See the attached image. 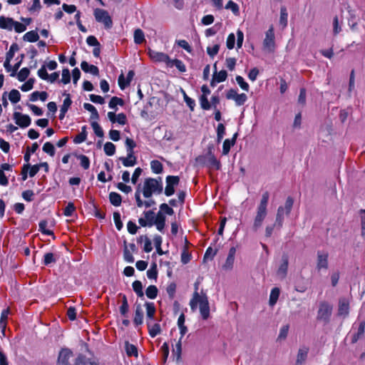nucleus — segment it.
Returning a JSON list of instances; mask_svg holds the SVG:
<instances>
[{
	"mask_svg": "<svg viewBox=\"0 0 365 365\" xmlns=\"http://www.w3.org/2000/svg\"><path fill=\"white\" fill-rule=\"evenodd\" d=\"M332 312V306L327 302H322L317 313L319 320L329 322Z\"/></svg>",
	"mask_w": 365,
	"mask_h": 365,
	"instance_id": "7",
	"label": "nucleus"
},
{
	"mask_svg": "<svg viewBox=\"0 0 365 365\" xmlns=\"http://www.w3.org/2000/svg\"><path fill=\"white\" fill-rule=\"evenodd\" d=\"M200 103L201 108L204 110H210L211 108V104L208 101V99H207V96H205V95H202L200 97Z\"/></svg>",
	"mask_w": 365,
	"mask_h": 365,
	"instance_id": "52",
	"label": "nucleus"
},
{
	"mask_svg": "<svg viewBox=\"0 0 365 365\" xmlns=\"http://www.w3.org/2000/svg\"><path fill=\"white\" fill-rule=\"evenodd\" d=\"M328 257L329 255L326 252L319 251L317 252V268L318 270L328 269Z\"/></svg>",
	"mask_w": 365,
	"mask_h": 365,
	"instance_id": "13",
	"label": "nucleus"
},
{
	"mask_svg": "<svg viewBox=\"0 0 365 365\" xmlns=\"http://www.w3.org/2000/svg\"><path fill=\"white\" fill-rule=\"evenodd\" d=\"M287 18L288 14L285 7H282L280 9V17H279V24L282 26V28H285L287 25Z\"/></svg>",
	"mask_w": 365,
	"mask_h": 365,
	"instance_id": "35",
	"label": "nucleus"
},
{
	"mask_svg": "<svg viewBox=\"0 0 365 365\" xmlns=\"http://www.w3.org/2000/svg\"><path fill=\"white\" fill-rule=\"evenodd\" d=\"M133 322L136 325H140L143 322V312L140 304L136 306Z\"/></svg>",
	"mask_w": 365,
	"mask_h": 365,
	"instance_id": "27",
	"label": "nucleus"
},
{
	"mask_svg": "<svg viewBox=\"0 0 365 365\" xmlns=\"http://www.w3.org/2000/svg\"><path fill=\"white\" fill-rule=\"evenodd\" d=\"M269 197V192L267 191L264 192L262 195L260 202L257 205V208L267 210V205H268Z\"/></svg>",
	"mask_w": 365,
	"mask_h": 365,
	"instance_id": "32",
	"label": "nucleus"
},
{
	"mask_svg": "<svg viewBox=\"0 0 365 365\" xmlns=\"http://www.w3.org/2000/svg\"><path fill=\"white\" fill-rule=\"evenodd\" d=\"M149 334L151 337H155L160 332V326L158 323H153V322H147Z\"/></svg>",
	"mask_w": 365,
	"mask_h": 365,
	"instance_id": "23",
	"label": "nucleus"
},
{
	"mask_svg": "<svg viewBox=\"0 0 365 365\" xmlns=\"http://www.w3.org/2000/svg\"><path fill=\"white\" fill-rule=\"evenodd\" d=\"M309 352V349L307 347H302L299 349L297 357V364H302L304 363L307 357V354Z\"/></svg>",
	"mask_w": 365,
	"mask_h": 365,
	"instance_id": "25",
	"label": "nucleus"
},
{
	"mask_svg": "<svg viewBox=\"0 0 365 365\" xmlns=\"http://www.w3.org/2000/svg\"><path fill=\"white\" fill-rule=\"evenodd\" d=\"M120 160L122 162L125 167H132L136 164V158L134 154H131V153H128L127 157L125 158H120Z\"/></svg>",
	"mask_w": 365,
	"mask_h": 365,
	"instance_id": "20",
	"label": "nucleus"
},
{
	"mask_svg": "<svg viewBox=\"0 0 365 365\" xmlns=\"http://www.w3.org/2000/svg\"><path fill=\"white\" fill-rule=\"evenodd\" d=\"M181 340V338H180L173 349V353L175 356H176L178 359H180L182 352Z\"/></svg>",
	"mask_w": 365,
	"mask_h": 365,
	"instance_id": "55",
	"label": "nucleus"
},
{
	"mask_svg": "<svg viewBox=\"0 0 365 365\" xmlns=\"http://www.w3.org/2000/svg\"><path fill=\"white\" fill-rule=\"evenodd\" d=\"M160 353L162 355L163 361L164 363H165L169 355V346L168 343L165 342L162 345L160 348Z\"/></svg>",
	"mask_w": 365,
	"mask_h": 365,
	"instance_id": "51",
	"label": "nucleus"
},
{
	"mask_svg": "<svg viewBox=\"0 0 365 365\" xmlns=\"http://www.w3.org/2000/svg\"><path fill=\"white\" fill-rule=\"evenodd\" d=\"M341 31V25L339 21L337 16H335L333 19V34L337 35Z\"/></svg>",
	"mask_w": 365,
	"mask_h": 365,
	"instance_id": "48",
	"label": "nucleus"
},
{
	"mask_svg": "<svg viewBox=\"0 0 365 365\" xmlns=\"http://www.w3.org/2000/svg\"><path fill=\"white\" fill-rule=\"evenodd\" d=\"M349 312V301L346 298H341L339 301L338 314L339 316L346 317Z\"/></svg>",
	"mask_w": 365,
	"mask_h": 365,
	"instance_id": "16",
	"label": "nucleus"
},
{
	"mask_svg": "<svg viewBox=\"0 0 365 365\" xmlns=\"http://www.w3.org/2000/svg\"><path fill=\"white\" fill-rule=\"evenodd\" d=\"M168 67L175 66L180 72L186 71V66L184 63L178 59H170V62L169 63Z\"/></svg>",
	"mask_w": 365,
	"mask_h": 365,
	"instance_id": "31",
	"label": "nucleus"
},
{
	"mask_svg": "<svg viewBox=\"0 0 365 365\" xmlns=\"http://www.w3.org/2000/svg\"><path fill=\"white\" fill-rule=\"evenodd\" d=\"M91 126L93 129L95 134L98 137H100V138L103 137V135H104L103 130L102 128L101 127V125L97 122H92Z\"/></svg>",
	"mask_w": 365,
	"mask_h": 365,
	"instance_id": "54",
	"label": "nucleus"
},
{
	"mask_svg": "<svg viewBox=\"0 0 365 365\" xmlns=\"http://www.w3.org/2000/svg\"><path fill=\"white\" fill-rule=\"evenodd\" d=\"M146 308V317L147 322H153L154 319V315L155 313V307L154 303L153 302H146L145 304Z\"/></svg>",
	"mask_w": 365,
	"mask_h": 365,
	"instance_id": "22",
	"label": "nucleus"
},
{
	"mask_svg": "<svg viewBox=\"0 0 365 365\" xmlns=\"http://www.w3.org/2000/svg\"><path fill=\"white\" fill-rule=\"evenodd\" d=\"M48 98V93L46 91H34L30 96L31 101H36L37 100H41L44 102L46 101Z\"/></svg>",
	"mask_w": 365,
	"mask_h": 365,
	"instance_id": "26",
	"label": "nucleus"
},
{
	"mask_svg": "<svg viewBox=\"0 0 365 365\" xmlns=\"http://www.w3.org/2000/svg\"><path fill=\"white\" fill-rule=\"evenodd\" d=\"M163 191V182L161 178L158 179L146 178L143 182L142 192L145 198L150 197L153 194H160Z\"/></svg>",
	"mask_w": 365,
	"mask_h": 365,
	"instance_id": "2",
	"label": "nucleus"
},
{
	"mask_svg": "<svg viewBox=\"0 0 365 365\" xmlns=\"http://www.w3.org/2000/svg\"><path fill=\"white\" fill-rule=\"evenodd\" d=\"M39 231L46 235H51L53 234L52 231L47 228L48 222L46 220H41L39 224Z\"/></svg>",
	"mask_w": 365,
	"mask_h": 365,
	"instance_id": "46",
	"label": "nucleus"
},
{
	"mask_svg": "<svg viewBox=\"0 0 365 365\" xmlns=\"http://www.w3.org/2000/svg\"><path fill=\"white\" fill-rule=\"evenodd\" d=\"M16 124L21 128H27L31 125V119L28 115L19 112H14L13 115Z\"/></svg>",
	"mask_w": 365,
	"mask_h": 365,
	"instance_id": "11",
	"label": "nucleus"
},
{
	"mask_svg": "<svg viewBox=\"0 0 365 365\" xmlns=\"http://www.w3.org/2000/svg\"><path fill=\"white\" fill-rule=\"evenodd\" d=\"M72 103V101L71 100L69 94L66 95V98L63 100V105L61 107L60 110V114H59V119L63 120L65 117V115L66 112L68 111V108H70L71 105Z\"/></svg>",
	"mask_w": 365,
	"mask_h": 365,
	"instance_id": "18",
	"label": "nucleus"
},
{
	"mask_svg": "<svg viewBox=\"0 0 365 365\" xmlns=\"http://www.w3.org/2000/svg\"><path fill=\"white\" fill-rule=\"evenodd\" d=\"M236 81L242 90H244L245 91H249V88H250L249 84L245 81V79L242 76H237Z\"/></svg>",
	"mask_w": 365,
	"mask_h": 365,
	"instance_id": "53",
	"label": "nucleus"
},
{
	"mask_svg": "<svg viewBox=\"0 0 365 365\" xmlns=\"http://www.w3.org/2000/svg\"><path fill=\"white\" fill-rule=\"evenodd\" d=\"M93 14L96 20L103 24L106 28L110 29L112 27L113 21L107 11L102 9H96Z\"/></svg>",
	"mask_w": 365,
	"mask_h": 365,
	"instance_id": "6",
	"label": "nucleus"
},
{
	"mask_svg": "<svg viewBox=\"0 0 365 365\" xmlns=\"http://www.w3.org/2000/svg\"><path fill=\"white\" fill-rule=\"evenodd\" d=\"M144 217H140L138 220L139 224L142 227H151L154 225V220L155 219V215L153 211L148 210L143 212Z\"/></svg>",
	"mask_w": 365,
	"mask_h": 365,
	"instance_id": "12",
	"label": "nucleus"
},
{
	"mask_svg": "<svg viewBox=\"0 0 365 365\" xmlns=\"http://www.w3.org/2000/svg\"><path fill=\"white\" fill-rule=\"evenodd\" d=\"M237 133H235L232 139H226L222 145V154L226 155L229 153L230 148L235 143Z\"/></svg>",
	"mask_w": 365,
	"mask_h": 365,
	"instance_id": "21",
	"label": "nucleus"
},
{
	"mask_svg": "<svg viewBox=\"0 0 365 365\" xmlns=\"http://www.w3.org/2000/svg\"><path fill=\"white\" fill-rule=\"evenodd\" d=\"M150 168L152 171L155 174H160L163 172V165L158 160H152L150 162Z\"/></svg>",
	"mask_w": 365,
	"mask_h": 365,
	"instance_id": "37",
	"label": "nucleus"
},
{
	"mask_svg": "<svg viewBox=\"0 0 365 365\" xmlns=\"http://www.w3.org/2000/svg\"><path fill=\"white\" fill-rule=\"evenodd\" d=\"M113 220H114L116 228L118 230H120L121 228L123 227V223L120 220V215L119 212H115L113 213Z\"/></svg>",
	"mask_w": 365,
	"mask_h": 365,
	"instance_id": "63",
	"label": "nucleus"
},
{
	"mask_svg": "<svg viewBox=\"0 0 365 365\" xmlns=\"http://www.w3.org/2000/svg\"><path fill=\"white\" fill-rule=\"evenodd\" d=\"M81 69L86 73H90L94 76L98 74V68L94 65H91L86 61H83L81 64Z\"/></svg>",
	"mask_w": 365,
	"mask_h": 365,
	"instance_id": "19",
	"label": "nucleus"
},
{
	"mask_svg": "<svg viewBox=\"0 0 365 365\" xmlns=\"http://www.w3.org/2000/svg\"><path fill=\"white\" fill-rule=\"evenodd\" d=\"M288 257L286 255L282 256L281 264L277 271V274L280 279H284L287 274L288 269Z\"/></svg>",
	"mask_w": 365,
	"mask_h": 365,
	"instance_id": "15",
	"label": "nucleus"
},
{
	"mask_svg": "<svg viewBox=\"0 0 365 365\" xmlns=\"http://www.w3.org/2000/svg\"><path fill=\"white\" fill-rule=\"evenodd\" d=\"M198 305L202 318L205 320L207 319L210 317V305L206 294L202 292L201 294L198 292H194L190 301V307L192 311L195 312Z\"/></svg>",
	"mask_w": 365,
	"mask_h": 365,
	"instance_id": "1",
	"label": "nucleus"
},
{
	"mask_svg": "<svg viewBox=\"0 0 365 365\" xmlns=\"http://www.w3.org/2000/svg\"><path fill=\"white\" fill-rule=\"evenodd\" d=\"M148 53L150 59L154 62L165 63L167 66L170 62V57L165 53L159 52L152 49H149Z\"/></svg>",
	"mask_w": 365,
	"mask_h": 365,
	"instance_id": "8",
	"label": "nucleus"
},
{
	"mask_svg": "<svg viewBox=\"0 0 365 365\" xmlns=\"http://www.w3.org/2000/svg\"><path fill=\"white\" fill-rule=\"evenodd\" d=\"M9 312V309H4L1 314V319H0L1 329H6V327Z\"/></svg>",
	"mask_w": 365,
	"mask_h": 365,
	"instance_id": "41",
	"label": "nucleus"
},
{
	"mask_svg": "<svg viewBox=\"0 0 365 365\" xmlns=\"http://www.w3.org/2000/svg\"><path fill=\"white\" fill-rule=\"evenodd\" d=\"M78 158L80 160V164L85 169L87 170L89 168L90 166V160L89 158L84 155H80L78 156Z\"/></svg>",
	"mask_w": 365,
	"mask_h": 365,
	"instance_id": "56",
	"label": "nucleus"
},
{
	"mask_svg": "<svg viewBox=\"0 0 365 365\" xmlns=\"http://www.w3.org/2000/svg\"><path fill=\"white\" fill-rule=\"evenodd\" d=\"M267 215V210L257 208L252 225L254 231H257L262 227Z\"/></svg>",
	"mask_w": 365,
	"mask_h": 365,
	"instance_id": "10",
	"label": "nucleus"
},
{
	"mask_svg": "<svg viewBox=\"0 0 365 365\" xmlns=\"http://www.w3.org/2000/svg\"><path fill=\"white\" fill-rule=\"evenodd\" d=\"M71 81V74L68 68H63L62 71V78L61 81L64 84H67Z\"/></svg>",
	"mask_w": 365,
	"mask_h": 365,
	"instance_id": "61",
	"label": "nucleus"
},
{
	"mask_svg": "<svg viewBox=\"0 0 365 365\" xmlns=\"http://www.w3.org/2000/svg\"><path fill=\"white\" fill-rule=\"evenodd\" d=\"M128 312V304L127 298L125 295L123 296L122 304L120 307V312L122 315L125 316Z\"/></svg>",
	"mask_w": 365,
	"mask_h": 365,
	"instance_id": "57",
	"label": "nucleus"
},
{
	"mask_svg": "<svg viewBox=\"0 0 365 365\" xmlns=\"http://www.w3.org/2000/svg\"><path fill=\"white\" fill-rule=\"evenodd\" d=\"M225 134V127L222 123H220L217 128V142L220 143L223 138Z\"/></svg>",
	"mask_w": 365,
	"mask_h": 365,
	"instance_id": "50",
	"label": "nucleus"
},
{
	"mask_svg": "<svg viewBox=\"0 0 365 365\" xmlns=\"http://www.w3.org/2000/svg\"><path fill=\"white\" fill-rule=\"evenodd\" d=\"M215 72L212 76V79L210 83L211 86L214 87L218 83L223 82L227 79V73L225 70H222L219 72L217 71L216 64L214 65Z\"/></svg>",
	"mask_w": 365,
	"mask_h": 365,
	"instance_id": "14",
	"label": "nucleus"
},
{
	"mask_svg": "<svg viewBox=\"0 0 365 365\" xmlns=\"http://www.w3.org/2000/svg\"><path fill=\"white\" fill-rule=\"evenodd\" d=\"M23 38L28 42H36L38 40L39 36L36 31H30L24 35Z\"/></svg>",
	"mask_w": 365,
	"mask_h": 365,
	"instance_id": "30",
	"label": "nucleus"
},
{
	"mask_svg": "<svg viewBox=\"0 0 365 365\" xmlns=\"http://www.w3.org/2000/svg\"><path fill=\"white\" fill-rule=\"evenodd\" d=\"M154 225L160 232H163L165 225V216L162 212H158L154 220Z\"/></svg>",
	"mask_w": 365,
	"mask_h": 365,
	"instance_id": "17",
	"label": "nucleus"
},
{
	"mask_svg": "<svg viewBox=\"0 0 365 365\" xmlns=\"http://www.w3.org/2000/svg\"><path fill=\"white\" fill-rule=\"evenodd\" d=\"M289 325H284L280 328L278 339H284L287 336L288 331H289Z\"/></svg>",
	"mask_w": 365,
	"mask_h": 365,
	"instance_id": "64",
	"label": "nucleus"
},
{
	"mask_svg": "<svg viewBox=\"0 0 365 365\" xmlns=\"http://www.w3.org/2000/svg\"><path fill=\"white\" fill-rule=\"evenodd\" d=\"M34 81L35 80L33 78L29 79L21 86V90L24 92L31 90L33 88Z\"/></svg>",
	"mask_w": 365,
	"mask_h": 365,
	"instance_id": "58",
	"label": "nucleus"
},
{
	"mask_svg": "<svg viewBox=\"0 0 365 365\" xmlns=\"http://www.w3.org/2000/svg\"><path fill=\"white\" fill-rule=\"evenodd\" d=\"M125 146L127 148V153L134 154L133 149L136 146L135 143L130 138H126Z\"/></svg>",
	"mask_w": 365,
	"mask_h": 365,
	"instance_id": "59",
	"label": "nucleus"
},
{
	"mask_svg": "<svg viewBox=\"0 0 365 365\" xmlns=\"http://www.w3.org/2000/svg\"><path fill=\"white\" fill-rule=\"evenodd\" d=\"M109 199L110 203L114 206H120L121 204V196L117 192H111L109 195Z\"/></svg>",
	"mask_w": 365,
	"mask_h": 365,
	"instance_id": "33",
	"label": "nucleus"
},
{
	"mask_svg": "<svg viewBox=\"0 0 365 365\" xmlns=\"http://www.w3.org/2000/svg\"><path fill=\"white\" fill-rule=\"evenodd\" d=\"M220 49V46L218 44H215L212 46H208L207 48V53L210 57H214L217 54Z\"/></svg>",
	"mask_w": 365,
	"mask_h": 365,
	"instance_id": "60",
	"label": "nucleus"
},
{
	"mask_svg": "<svg viewBox=\"0 0 365 365\" xmlns=\"http://www.w3.org/2000/svg\"><path fill=\"white\" fill-rule=\"evenodd\" d=\"M125 351L128 356H135L136 358L138 356L137 347L128 341L125 342Z\"/></svg>",
	"mask_w": 365,
	"mask_h": 365,
	"instance_id": "24",
	"label": "nucleus"
},
{
	"mask_svg": "<svg viewBox=\"0 0 365 365\" xmlns=\"http://www.w3.org/2000/svg\"><path fill=\"white\" fill-rule=\"evenodd\" d=\"M57 257L52 252H46L43 255V264L46 266H48L51 264L56 263Z\"/></svg>",
	"mask_w": 365,
	"mask_h": 365,
	"instance_id": "29",
	"label": "nucleus"
},
{
	"mask_svg": "<svg viewBox=\"0 0 365 365\" xmlns=\"http://www.w3.org/2000/svg\"><path fill=\"white\" fill-rule=\"evenodd\" d=\"M104 151H105V153L108 156L113 155L115 152V145L110 142H107L104 145Z\"/></svg>",
	"mask_w": 365,
	"mask_h": 365,
	"instance_id": "42",
	"label": "nucleus"
},
{
	"mask_svg": "<svg viewBox=\"0 0 365 365\" xmlns=\"http://www.w3.org/2000/svg\"><path fill=\"white\" fill-rule=\"evenodd\" d=\"M293 203V199L289 197L286 200L284 205L279 206L278 207L274 222L277 230H280L282 228L285 217L289 215L292 210Z\"/></svg>",
	"mask_w": 365,
	"mask_h": 365,
	"instance_id": "3",
	"label": "nucleus"
},
{
	"mask_svg": "<svg viewBox=\"0 0 365 365\" xmlns=\"http://www.w3.org/2000/svg\"><path fill=\"white\" fill-rule=\"evenodd\" d=\"M180 182L178 176L168 175L166 177V187L165 194L167 196H171L175 192V186L178 185Z\"/></svg>",
	"mask_w": 365,
	"mask_h": 365,
	"instance_id": "9",
	"label": "nucleus"
},
{
	"mask_svg": "<svg viewBox=\"0 0 365 365\" xmlns=\"http://www.w3.org/2000/svg\"><path fill=\"white\" fill-rule=\"evenodd\" d=\"M30 71L28 68H23L16 73L17 78L19 81H24L29 76Z\"/></svg>",
	"mask_w": 365,
	"mask_h": 365,
	"instance_id": "43",
	"label": "nucleus"
},
{
	"mask_svg": "<svg viewBox=\"0 0 365 365\" xmlns=\"http://www.w3.org/2000/svg\"><path fill=\"white\" fill-rule=\"evenodd\" d=\"M208 163L210 167L214 168L216 170H219L220 168V161L211 153H210L208 157Z\"/></svg>",
	"mask_w": 365,
	"mask_h": 365,
	"instance_id": "44",
	"label": "nucleus"
},
{
	"mask_svg": "<svg viewBox=\"0 0 365 365\" xmlns=\"http://www.w3.org/2000/svg\"><path fill=\"white\" fill-rule=\"evenodd\" d=\"M0 29L9 31L14 30L16 33H22L26 29V26L22 23L14 21L12 18L0 16Z\"/></svg>",
	"mask_w": 365,
	"mask_h": 365,
	"instance_id": "4",
	"label": "nucleus"
},
{
	"mask_svg": "<svg viewBox=\"0 0 365 365\" xmlns=\"http://www.w3.org/2000/svg\"><path fill=\"white\" fill-rule=\"evenodd\" d=\"M9 99L12 103H16L21 99V93L18 90L12 89L9 93Z\"/></svg>",
	"mask_w": 365,
	"mask_h": 365,
	"instance_id": "38",
	"label": "nucleus"
},
{
	"mask_svg": "<svg viewBox=\"0 0 365 365\" xmlns=\"http://www.w3.org/2000/svg\"><path fill=\"white\" fill-rule=\"evenodd\" d=\"M361 235L365 240V210H360Z\"/></svg>",
	"mask_w": 365,
	"mask_h": 365,
	"instance_id": "45",
	"label": "nucleus"
},
{
	"mask_svg": "<svg viewBox=\"0 0 365 365\" xmlns=\"http://www.w3.org/2000/svg\"><path fill=\"white\" fill-rule=\"evenodd\" d=\"M275 48L274 32L272 26L265 33V38L263 41V49L268 52H274Z\"/></svg>",
	"mask_w": 365,
	"mask_h": 365,
	"instance_id": "5",
	"label": "nucleus"
},
{
	"mask_svg": "<svg viewBox=\"0 0 365 365\" xmlns=\"http://www.w3.org/2000/svg\"><path fill=\"white\" fill-rule=\"evenodd\" d=\"M145 41V35L143 31L140 29H135L134 31V41L136 44H140Z\"/></svg>",
	"mask_w": 365,
	"mask_h": 365,
	"instance_id": "39",
	"label": "nucleus"
},
{
	"mask_svg": "<svg viewBox=\"0 0 365 365\" xmlns=\"http://www.w3.org/2000/svg\"><path fill=\"white\" fill-rule=\"evenodd\" d=\"M133 289L134 292L136 293L138 297H143L144 296V293L143 292V285L141 282L136 280L133 283Z\"/></svg>",
	"mask_w": 365,
	"mask_h": 365,
	"instance_id": "40",
	"label": "nucleus"
},
{
	"mask_svg": "<svg viewBox=\"0 0 365 365\" xmlns=\"http://www.w3.org/2000/svg\"><path fill=\"white\" fill-rule=\"evenodd\" d=\"M279 293L280 290L278 287H274L271 290L269 300V304L271 307H273L276 304L279 296Z\"/></svg>",
	"mask_w": 365,
	"mask_h": 365,
	"instance_id": "28",
	"label": "nucleus"
},
{
	"mask_svg": "<svg viewBox=\"0 0 365 365\" xmlns=\"http://www.w3.org/2000/svg\"><path fill=\"white\" fill-rule=\"evenodd\" d=\"M123 104V101L118 97H113L109 102V108L112 109H117V106H122Z\"/></svg>",
	"mask_w": 365,
	"mask_h": 365,
	"instance_id": "49",
	"label": "nucleus"
},
{
	"mask_svg": "<svg viewBox=\"0 0 365 365\" xmlns=\"http://www.w3.org/2000/svg\"><path fill=\"white\" fill-rule=\"evenodd\" d=\"M83 108L91 113V118L92 119H98L99 118V115H98V113L96 110V108L91 103H85L83 104Z\"/></svg>",
	"mask_w": 365,
	"mask_h": 365,
	"instance_id": "34",
	"label": "nucleus"
},
{
	"mask_svg": "<svg viewBox=\"0 0 365 365\" xmlns=\"http://www.w3.org/2000/svg\"><path fill=\"white\" fill-rule=\"evenodd\" d=\"M42 149L43 152L50 155L51 156H53L55 155V148L53 145L50 142H46L44 143Z\"/></svg>",
	"mask_w": 365,
	"mask_h": 365,
	"instance_id": "47",
	"label": "nucleus"
},
{
	"mask_svg": "<svg viewBox=\"0 0 365 365\" xmlns=\"http://www.w3.org/2000/svg\"><path fill=\"white\" fill-rule=\"evenodd\" d=\"M158 288L155 285H150L145 290L146 296L151 299H155L158 295Z\"/></svg>",
	"mask_w": 365,
	"mask_h": 365,
	"instance_id": "36",
	"label": "nucleus"
},
{
	"mask_svg": "<svg viewBox=\"0 0 365 365\" xmlns=\"http://www.w3.org/2000/svg\"><path fill=\"white\" fill-rule=\"evenodd\" d=\"M247 101V96L245 93H240L235 100V104L237 106H242Z\"/></svg>",
	"mask_w": 365,
	"mask_h": 365,
	"instance_id": "62",
	"label": "nucleus"
}]
</instances>
